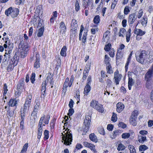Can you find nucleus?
<instances>
[{"label": "nucleus", "instance_id": "obj_1", "mask_svg": "<svg viewBox=\"0 0 153 153\" xmlns=\"http://www.w3.org/2000/svg\"><path fill=\"white\" fill-rule=\"evenodd\" d=\"M62 139L64 141V144L66 145H70L71 144L73 140L71 131H67L64 134L63 133H62Z\"/></svg>", "mask_w": 153, "mask_h": 153}, {"label": "nucleus", "instance_id": "obj_2", "mask_svg": "<svg viewBox=\"0 0 153 153\" xmlns=\"http://www.w3.org/2000/svg\"><path fill=\"white\" fill-rule=\"evenodd\" d=\"M32 98V96L30 94H29L27 97L24 107L22 108L21 109V114H27L30 105Z\"/></svg>", "mask_w": 153, "mask_h": 153}, {"label": "nucleus", "instance_id": "obj_3", "mask_svg": "<svg viewBox=\"0 0 153 153\" xmlns=\"http://www.w3.org/2000/svg\"><path fill=\"white\" fill-rule=\"evenodd\" d=\"M32 98V96L30 94H29L27 97L24 107L22 108L21 109V114H27L30 105Z\"/></svg>", "mask_w": 153, "mask_h": 153}, {"label": "nucleus", "instance_id": "obj_4", "mask_svg": "<svg viewBox=\"0 0 153 153\" xmlns=\"http://www.w3.org/2000/svg\"><path fill=\"white\" fill-rule=\"evenodd\" d=\"M135 56L137 61L143 64L147 56L146 52L144 50L137 51L136 53Z\"/></svg>", "mask_w": 153, "mask_h": 153}, {"label": "nucleus", "instance_id": "obj_5", "mask_svg": "<svg viewBox=\"0 0 153 153\" xmlns=\"http://www.w3.org/2000/svg\"><path fill=\"white\" fill-rule=\"evenodd\" d=\"M13 48L12 46H8L7 49H6V53L4 55L3 63L6 64L9 59L11 57V53Z\"/></svg>", "mask_w": 153, "mask_h": 153}, {"label": "nucleus", "instance_id": "obj_6", "mask_svg": "<svg viewBox=\"0 0 153 153\" xmlns=\"http://www.w3.org/2000/svg\"><path fill=\"white\" fill-rule=\"evenodd\" d=\"M91 117L88 115L85 116L84 122L83 126L84 128H83L84 134H85L89 130L90 124Z\"/></svg>", "mask_w": 153, "mask_h": 153}, {"label": "nucleus", "instance_id": "obj_7", "mask_svg": "<svg viewBox=\"0 0 153 153\" xmlns=\"http://www.w3.org/2000/svg\"><path fill=\"white\" fill-rule=\"evenodd\" d=\"M153 77V64L145 75V79L146 81L150 80Z\"/></svg>", "mask_w": 153, "mask_h": 153}, {"label": "nucleus", "instance_id": "obj_8", "mask_svg": "<svg viewBox=\"0 0 153 153\" xmlns=\"http://www.w3.org/2000/svg\"><path fill=\"white\" fill-rule=\"evenodd\" d=\"M122 77V75L121 74L119 73L118 71L117 70L114 73V77L115 82L116 85H118L119 82L121 80Z\"/></svg>", "mask_w": 153, "mask_h": 153}, {"label": "nucleus", "instance_id": "obj_9", "mask_svg": "<svg viewBox=\"0 0 153 153\" xmlns=\"http://www.w3.org/2000/svg\"><path fill=\"white\" fill-rule=\"evenodd\" d=\"M131 72H128V87L129 90H131V87L134 83V81L132 79L131 76Z\"/></svg>", "mask_w": 153, "mask_h": 153}, {"label": "nucleus", "instance_id": "obj_10", "mask_svg": "<svg viewBox=\"0 0 153 153\" xmlns=\"http://www.w3.org/2000/svg\"><path fill=\"white\" fill-rule=\"evenodd\" d=\"M40 57L39 54L38 53H36V60L34 65V67L35 68L38 69L40 67Z\"/></svg>", "mask_w": 153, "mask_h": 153}, {"label": "nucleus", "instance_id": "obj_11", "mask_svg": "<svg viewBox=\"0 0 153 153\" xmlns=\"http://www.w3.org/2000/svg\"><path fill=\"white\" fill-rule=\"evenodd\" d=\"M60 32L62 33V35L65 34L66 31V27L65 23L63 22H61L59 24Z\"/></svg>", "mask_w": 153, "mask_h": 153}, {"label": "nucleus", "instance_id": "obj_12", "mask_svg": "<svg viewBox=\"0 0 153 153\" xmlns=\"http://www.w3.org/2000/svg\"><path fill=\"white\" fill-rule=\"evenodd\" d=\"M47 84V83L46 82V81H44L42 83V89H41V92L42 94L41 95V97H44L46 95V94H45V92L46 91V86Z\"/></svg>", "mask_w": 153, "mask_h": 153}, {"label": "nucleus", "instance_id": "obj_13", "mask_svg": "<svg viewBox=\"0 0 153 153\" xmlns=\"http://www.w3.org/2000/svg\"><path fill=\"white\" fill-rule=\"evenodd\" d=\"M137 17L135 13L130 14L128 16V22L130 24H132L136 19Z\"/></svg>", "mask_w": 153, "mask_h": 153}, {"label": "nucleus", "instance_id": "obj_14", "mask_svg": "<svg viewBox=\"0 0 153 153\" xmlns=\"http://www.w3.org/2000/svg\"><path fill=\"white\" fill-rule=\"evenodd\" d=\"M77 26L78 25L76 20L74 19H72L71 26V30H74V31H75L76 30Z\"/></svg>", "mask_w": 153, "mask_h": 153}, {"label": "nucleus", "instance_id": "obj_15", "mask_svg": "<svg viewBox=\"0 0 153 153\" xmlns=\"http://www.w3.org/2000/svg\"><path fill=\"white\" fill-rule=\"evenodd\" d=\"M17 104V100L16 99H10L8 104L9 106L11 107L16 106Z\"/></svg>", "mask_w": 153, "mask_h": 153}, {"label": "nucleus", "instance_id": "obj_16", "mask_svg": "<svg viewBox=\"0 0 153 153\" xmlns=\"http://www.w3.org/2000/svg\"><path fill=\"white\" fill-rule=\"evenodd\" d=\"M16 53L10 61L13 63L14 65H17L19 60V57L17 56Z\"/></svg>", "mask_w": 153, "mask_h": 153}, {"label": "nucleus", "instance_id": "obj_17", "mask_svg": "<svg viewBox=\"0 0 153 153\" xmlns=\"http://www.w3.org/2000/svg\"><path fill=\"white\" fill-rule=\"evenodd\" d=\"M117 111L119 113L121 112L124 108V105L121 103H117Z\"/></svg>", "mask_w": 153, "mask_h": 153}, {"label": "nucleus", "instance_id": "obj_18", "mask_svg": "<svg viewBox=\"0 0 153 153\" xmlns=\"http://www.w3.org/2000/svg\"><path fill=\"white\" fill-rule=\"evenodd\" d=\"M145 33V31H143L140 29L135 28L134 30V33L137 35L142 36L144 35Z\"/></svg>", "mask_w": 153, "mask_h": 153}, {"label": "nucleus", "instance_id": "obj_19", "mask_svg": "<svg viewBox=\"0 0 153 153\" xmlns=\"http://www.w3.org/2000/svg\"><path fill=\"white\" fill-rule=\"evenodd\" d=\"M19 11L18 8L13 9V11H12L11 16L13 18H14L17 16L19 14Z\"/></svg>", "mask_w": 153, "mask_h": 153}, {"label": "nucleus", "instance_id": "obj_20", "mask_svg": "<svg viewBox=\"0 0 153 153\" xmlns=\"http://www.w3.org/2000/svg\"><path fill=\"white\" fill-rule=\"evenodd\" d=\"M67 50V48L66 46H64L61 49L60 54V55L64 57L66 56V51Z\"/></svg>", "mask_w": 153, "mask_h": 153}, {"label": "nucleus", "instance_id": "obj_21", "mask_svg": "<svg viewBox=\"0 0 153 153\" xmlns=\"http://www.w3.org/2000/svg\"><path fill=\"white\" fill-rule=\"evenodd\" d=\"M95 109L101 113L103 112L104 111L103 105L99 103H98L96 107H95Z\"/></svg>", "mask_w": 153, "mask_h": 153}, {"label": "nucleus", "instance_id": "obj_22", "mask_svg": "<svg viewBox=\"0 0 153 153\" xmlns=\"http://www.w3.org/2000/svg\"><path fill=\"white\" fill-rule=\"evenodd\" d=\"M24 82L23 81H20L17 85V88L22 90L24 88Z\"/></svg>", "mask_w": 153, "mask_h": 153}, {"label": "nucleus", "instance_id": "obj_23", "mask_svg": "<svg viewBox=\"0 0 153 153\" xmlns=\"http://www.w3.org/2000/svg\"><path fill=\"white\" fill-rule=\"evenodd\" d=\"M84 145L85 147L89 148L91 150H95V146L91 143H89L87 142H85L84 143Z\"/></svg>", "mask_w": 153, "mask_h": 153}, {"label": "nucleus", "instance_id": "obj_24", "mask_svg": "<svg viewBox=\"0 0 153 153\" xmlns=\"http://www.w3.org/2000/svg\"><path fill=\"white\" fill-rule=\"evenodd\" d=\"M69 81V79L68 78H67L65 80L63 88V91L65 93L67 90V88L68 86V82Z\"/></svg>", "mask_w": 153, "mask_h": 153}, {"label": "nucleus", "instance_id": "obj_25", "mask_svg": "<svg viewBox=\"0 0 153 153\" xmlns=\"http://www.w3.org/2000/svg\"><path fill=\"white\" fill-rule=\"evenodd\" d=\"M44 31V26H42L39 30L38 32L37 33V36L39 37H41L43 35Z\"/></svg>", "mask_w": 153, "mask_h": 153}, {"label": "nucleus", "instance_id": "obj_26", "mask_svg": "<svg viewBox=\"0 0 153 153\" xmlns=\"http://www.w3.org/2000/svg\"><path fill=\"white\" fill-rule=\"evenodd\" d=\"M138 141L140 143H143L147 141L146 137L145 136L140 135L138 137Z\"/></svg>", "mask_w": 153, "mask_h": 153}, {"label": "nucleus", "instance_id": "obj_27", "mask_svg": "<svg viewBox=\"0 0 153 153\" xmlns=\"http://www.w3.org/2000/svg\"><path fill=\"white\" fill-rule=\"evenodd\" d=\"M91 89V87L90 85H86L84 89V94L87 95L88 93L90 91Z\"/></svg>", "mask_w": 153, "mask_h": 153}, {"label": "nucleus", "instance_id": "obj_28", "mask_svg": "<svg viewBox=\"0 0 153 153\" xmlns=\"http://www.w3.org/2000/svg\"><path fill=\"white\" fill-rule=\"evenodd\" d=\"M38 133L37 138L38 139H39L41 137L42 135V126H38Z\"/></svg>", "mask_w": 153, "mask_h": 153}, {"label": "nucleus", "instance_id": "obj_29", "mask_svg": "<svg viewBox=\"0 0 153 153\" xmlns=\"http://www.w3.org/2000/svg\"><path fill=\"white\" fill-rule=\"evenodd\" d=\"M12 11H13V9L12 7H10L5 10V14L7 16H8L10 15L11 16Z\"/></svg>", "mask_w": 153, "mask_h": 153}, {"label": "nucleus", "instance_id": "obj_30", "mask_svg": "<svg viewBox=\"0 0 153 153\" xmlns=\"http://www.w3.org/2000/svg\"><path fill=\"white\" fill-rule=\"evenodd\" d=\"M147 22V18L146 16H144L142 19L141 20V23L143 26H146Z\"/></svg>", "mask_w": 153, "mask_h": 153}, {"label": "nucleus", "instance_id": "obj_31", "mask_svg": "<svg viewBox=\"0 0 153 153\" xmlns=\"http://www.w3.org/2000/svg\"><path fill=\"white\" fill-rule=\"evenodd\" d=\"M89 138L91 140L93 141L96 142H97V137L94 133L91 134L89 135Z\"/></svg>", "mask_w": 153, "mask_h": 153}, {"label": "nucleus", "instance_id": "obj_32", "mask_svg": "<svg viewBox=\"0 0 153 153\" xmlns=\"http://www.w3.org/2000/svg\"><path fill=\"white\" fill-rule=\"evenodd\" d=\"M16 65H14V64H13L12 62H10L9 64L8 65L7 68V70L8 71H10L12 70L14 66Z\"/></svg>", "mask_w": 153, "mask_h": 153}, {"label": "nucleus", "instance_id": "obj_33", "mask_svg": "<svg viewBox=\"0 0 153 153\" xmlns=\"http://www.w3.org/2000/svg\"><path fill=\"white\" fill-rule=\"evenodd\" d=\"M15 110L13 111H10V108H9L8 110L7 111L6 115L8 117L9 116L10 117H12L13 116L14 114V111Z\"/></svg>", "mask_w": 153, "mask_h": 153}, {"label": "nucleus", "instance_id": "obj_34", "mask_svg": "<svg viewBox=\"0 0 153 153\" xmlns=\"http://www.w3.org/2000/svg\"><path fill=\"white\" fill-rule=\"evenodd\" d=\"M146 87L148 89H150L153 87V82H152L150 80L146 81Z\"/></svg>", "mask_w": 153, "mask_h": 153}, {"label": "nucleus", "instance_id": "obj_35", "mask_svg": "<svg viewBox=\"0 0 153 153\" xmlns=\"http://www.w3.org/2000/svg\"><path fill=\"white\" fill-rule=\"evenodd\" d=\"M110 60V58L107 55H105V62L106 64V66L111 65L109 62Z\"/></svg>", "mask_w": 153, "mask_h": 153}, {"label": "nucleus", "instance_id": "obj_36", "mask_svg": "<svg viewBox=\"0 0 153 153\" xmlns=\"http://www.w3.org/2000/svg\"><path fill=\"white\" fill-rule=\"evenodd\" d=\"M20 56L22 58H24L27 55V53L25 51L23 50L20 49Z\"/></svg>", "mask_w": 153, "mask_h": 153}, {"label": "nucleus", "instance_id": "obj_37", "mask_svg": "<svg viewBox=\"0 0 153 153\" xmlns=\"http://www.w3.org/2000/svg\"><path fill=\"white\" fill-rule=\"evenodd\" d=\"M121 133V131L120 130H117L114 131L113 134V137L112 138H114L116 137L117 135H119Z\"/></svg>", "mask_w": 153, "mask_h": 153}, {"label": "nucleus", "instance_id": "obj_38", "mask_svg": "<svg viewBox=\"0 0 153 153\" xmlns=\"http://www.w3.org/2000/svg\"><path fill=\"white\" fill-rule=\"evenodd\" d=\"M98 102L95 100H93L91 103L90 106L94 108V109H95V107H96L97 105V104H98Z\"/></svg>", "mask_w": 153, "mask_h": 153}, {"label": "nucleus", "instance_id": "obj_39", "mask_svg": "<svg viewBox=\"0 0 153 153\" xmlns=\"http://www.w3.org/2000/svg\"><path fill=\"white\" fill-rule=\"evenodd\" d=\"M126 32V30L124 28H121L120 29V32H119V36H122L123 37H124V36L123 34H124Z\"/></svg>", "mask_w": 153, "mask_h": 153}, {"label": "nucleus", "instance_id": "obj_40", "mask_svg": "<svg viewBox=\"0 0 153 153\" xmlns=\"http://www.w3.org/2000/svg\"><path fill=\"white\" fill-rule=\"evenodd\" d=\"M125 146L123 144L120 143L118 145L117 149L119 151H122L125 149Z\"/></svg>", "mask_w": 153, "mask_h": 153}, {"label": "nucleus", "instance_id": "obj_41", "mask_svg": "<svg viewBox=\"0 0 153 153\" xmlns=\"http://www.w3.org/2000/svg\"><path fill=\"white\" fill-rule=\"evenodd\" d=\"M122 52H120L119 50L117 51L116 55V60L119 59L122 57Z\"/></svg>", "mask_w": 153, "mask_h": 153}, {"label": "nucleus", "instance_id": "obj_42", "mask_svg": "<svg viewBox=\"0 0 153 153\" xmlns=\"http://www.w3.org/2000/svg\"><path fill=\"white\" fill-rule=\"evenodd\" d=\"M100 21V16L99 15L96 16L94 19V23L98 24Z\"/></svg>", "mask_w": 153, "mask_h": 153}, {"label": "nucleus", "instance_id": "obj_43", "mask_svg": "<svg viewBox=\"0 0 153 153\" xmlns=\"http://www.w3.org/2000/svg\"><path fill=\"white\" fill-rule=\"evenodd\" d=\"M107 73L111 74L112 73L113 71L111 65L106 66V67Z\"/></svg>", "mask_w": 153, "mask_h": 153}, {"label": "nucleus", "instance_id": "obj_44", "mask_svg": "<svg viewBox=\"0 0 153 153\" xmlns=\"http://www.w3.org/2000/svg\"><path fill=\"white\" fill-rule=\"evenodd\" d=\"M35 74L34 73H32L31 75L30 76V80L32 83L33 84L35 80Z\"/></svg>", "mask_w": 153, "mask_h": 153}, {"label": "nucleus", "instance_id": "obj_45", "mask_svg": "<svg viewBox=\"0 0 153 153\" xmlns=\"http://www.w3.org/2000/svg\"><path fill=\"white\" fill-rule=\"evenodd\" d=\"M117 114L114 113H113L112 116L111 118V120L114 122H116L117 121Z\"/></svg>", "mask_w": 153, "mask_h": 153}, {"label": "nucleus", "instance_id": "obj_46", "mask_svg": "<svg viewBox=\"0 0 153 153\" xmlns=\"http://www.w3.org/2000/svg\"><path fill=\"white\" fill-rule=\"evenodd\" d=\"M21 49L27 53V51L29 50L28 46L27 45H23L22 46V49Z\"/></svg>", "mask_w": 153, "mask_h": 153}, {"label": "nucleus", "instance_id": "obj_47", "mask_svg": "<svg viewBox=\"0 0 153 153\" xmlns=\"http://www.w3.org/2000/svg\"><path fill=\"white\" fill-rule=\"evenodd\" d=\"M148 148V147L145 145H140L139 146V150L141 151L146 150Z\"/></svg>", "mask_w": 153, "mask_h": 153}, {"label": "nucleus", "instance_id": "obj_48", "mask_svg": "<svg viewBox=\"0 0 153 153\" xmlns=\"http://www.w3.org/2000/svg\"><path fill=\"white\" fill-rule=\"evenodd\" d=\"M130 123L133 126H135L136 125V118L131 117L130 119Z\"/></svg>", "mask_w": 153, "mask_h": 153}, {"label": "nucleus", "instance_id": "obj_49", "mask_svg": "<svg viewBox=\"0 0 153 153\" xmlns=\"http://www.w3.org/2000/svg\"><path fill=\"white\" fill-rule=\"evenodd\" d=\"M79 0H76L75 5L76 10L78 11L79 10Z\"/></svg>", "mask_w": 153, "mask_h": 153}, {"label": "nucleus", "instance_id": "obj_50", "mask_svg": "<svg viewBox=\"0 0 153 153\" xmlns=\"http://www.w3.org/2000/svg\"><path fill=\"white\" fill-rule=\"evenodd\" d=\"M22 91V90L16 89V90L15 91V94L16 97H19L20 95V94Z\"/></svg>", "mask_w": 153, "mask_h": 153}, {"label": "nucleus", "instance_id": "obj_51", "mask_svg": "<svg viewBox=\"0 0 153 153\" xmlns=\"http://www.w3.org/2000/svg\"><path fill=\"white\" fill-rule=\"evenodd\" d=\"M87 31L84 32L83 34L82 38V41L83 43H85L86 42V36H87Z\"/></svg>", "mask_w": 153, "mask_h": 153}, {"label": "nucleus", "instance_id": "obj_52", "mask_svg": "<svg viewBox=\"0 0 153 153\" xmlns=\"http://www.w3.org/2000/svg\"><path fill=\"white\" fill-rule=\"evenodd\" d=\"M49 131L47 130H45L44 134L45 135L44 139L45 140L48 139L49 138Z\"/></svg>", "mask_w": 153, "mask_h": 153}, {"label": "nucleus", "instance_id": "obj_53", "mask_svg": "<svg viewBox=\"0 0 153 153\" xmlns=\"http://www.w3.org/2000/svg\"><path fill=\"white\" fill-rule=\"evenodd\" d=\"M130 136L129 133H124L122 135V137L123 139L128 138Z\"/></svg>", "mask_w": 153, "mask_h": 153}, {"label": "nucleus", "instance_id": "obj_54", "mask_svg": "<svg viewBox=\"0 0 153 153\" xmlns=\"http://www.w3.org/2000/svg\"><path fill=\"white\" fill-rule=\"evenodd\" d=\"M111 47V44L110 43H108L107 45H105L104 48V49L105 51H109Z\"/></svg>", "mask_w": 153, "mask_h": 153}, {"label": "nucleus", "instance_id": "obj_55", "mask_svg": "<svg viewBox=\"0 0 153 153\" xmlns=\"http://www.w3.org/2000/svg\"><path fill=\"white\" fill-rule=\"evenodd\" d=\"M74 112V110L72 108H70L68 110V115L69 117V118L71 119L70 116L72 115Z\"/></svg>", "mask_w": 153, "mask_h": 153}, {"label": "nucleus", "instance_id": "obj_56", "mask_svg": "<svg viewBox=\"0 0 153 153\" xmlns=\"http://www.w3.org/2000/svg\"><path fill=\"white\" fill-rule=\"evenodd\" d=\"M129 7L128 6H126L124 10V14L125 15H127L130 12Z\"/></svg>", "mask_w": 153, "mask_h": 153}, {"label": "nucleus", "instance_id": "obj_57", "mask_svg": "<svg viewBox=\"0 0 153 153\" xmlns=\"http://www.w3.org/2000/svg\"><path fill=\"white\" fill-rule=\"evenodd\" d=\"M118 126L119 127H120L123 128H126V125L122 122H119L118 124Z\"/></svg>", "mask_w": 153, "mask_h": 153}, {"label": "nucleus", "instance_id": "obj_58", "mask_svg": "<svg viewBox=\"0 0 153 153\" xmlns=\"http://www.w3.org/2000/svg\"><path fill=\"white\" fill-rule=\"evenodd\" d=\"M109 54L111 57H113L114 56V50L113 49H111L109 52Z\"/></svg>", "mask_w": 153, "mask_h": 153}, {"label": "nucleus", "instance_id": "obj_59", "mask_svg": "<svg viewBox=\"0 0 153 153\" xmlns=\"http://www.w3.org/2000/svg\"><path fill=\"white\" fill-rule=\"evenodd\" d=\"M36 11L39 14H42V8L40 6L37 7Z\"/></svg>", "mask_w": 153, "mask_h": 153}, {"label": "nucleus", "instance_id": "obj_60", "mask_svg": "<svg viewBox=\"0 0 153 153\" xmlns=\"http://www.w3.org/2000/svg\"><path fill=\"white\" fill-rule=\"evenodd\" d=\"M90 65H87L85 67L84 70V71H85V72L88 73V72L90 69Z\"/></svg>", "mask_w": 153, "mask_h": 153}, {"label": "nucleus", "instance_id": "obj_61", "mask_svg": "<svg viewBox=\"0 0 153 153\" xmlns=\"http://www.w3.org/2000/svg\"><path fill=\"white\" fill-rule=\"evenodd\" d=\"M91 81V76H89L88 77V79L87 80V83L86 85H90Z\"/></svg>", "mask_w": 153, "mask_h": 153}, {"label": "nucleus", "instance_id": "obj_62", "mask_svg": "<svg viewBox=\"0 0 153 153\" xmlns=\"http://www.w3.org/2000/svg\"><path fill=\"white\" fill-rule=\"evenodd\" d=\"M143 12L142 10H140L138 13V15L136 17H137L139 19L143 15Z\"/></svg>", "mask_w": 153, "mask_h": 153}, {"label": "nucleus", "instance_id": "obj_63", "mask_svg": "<svg viewBox=\"0 0 153 153\" xmlns=\"http://www.w3.org/2000/svg\"><path fill=\"white\" fill-rule=\"evenodd\" d=\"M98 131L100 134L102 135H104L105 134L104 129L103 128H99L98 129Z\"/></svg>", "mask_w": 153, "mask_h": 153}, {"label": "nucleus", "instance_id": "obj_64", "mask_svg": "<svg viewBox=\"0 0 153 153\" xmlns=\"http://www.w3.org/2000/svg\"><path fill=\"white\" fill-rule=\"evenodd\" d=\"M139 133L141 134V135L144 136V135H146L148 134V132L145 130H141L140 131Z\"/></svg>", "mask_w": 153, "mask_h": 153}]
</instances>
